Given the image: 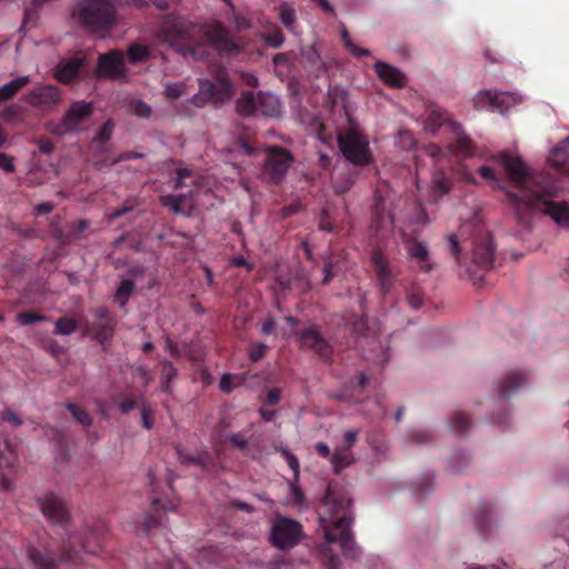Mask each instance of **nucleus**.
<instances>
[{"instance_id": "nucleus-1", "label": "nucleus", "mask_w": 569, "mask_h": 569, "mask_svg": "<svg viewBox=\"0 0 569 569\" xmlns=\"http://www.w3.org/2000/svg\"><path fill=\"white\" fill-rule=\"evenodd\" d=\"M499 161L517 189H506V199L520 224L528 226L531 212L541 211L558 226L569 228V203L550 200L555 194L553 186L543 183L541 177H531L529 168L518 156L503 151L499 154Z\"/></svg>"}, {"instance_id": "nucleus-2", "label": "nucleus", "mask_w": 569, "mask_h": 569, "mask_svg": "<svg viewBox=\"0 0 569 569\" xmlns=\"http://www.w3.org/2000/svg\"><path fill=\"white\" fill-rule=\"evenodd\" d=\"M159 37L182 56L196 60L207 58L210 50L220 54L239 52V47L221 23L196 24L186 17L173 13L163 18Z\"/></svg>"}, {"instance_id": "nucleus-3", "label": "nucleus", "mask_w": 569, "mask_h": 569, "mask_svg": "<svg viewBox=\"0 0 569 569\" xmlns=\"http://www.w3.org/2000/svg\"><path fill=\"white\" fill-rule=\"evenodd\" d=\"M72 16L87 32L99 37L108 34L118 23L117 9L111 0H79Z\"/></svg>"}, {"instance_id": "nucleus-4", "label": "nucleus", "mask_w": 569, "mask_h": 569, "mask_svg": "<svg viewBox=\"0 0 569 569\" xmlns=\"http://www.w3.org/2000/svg\"><path fill=\"white\" fill-rule=\"evenodd\" d=\"M102 529L103 523H99L96 528L84 527L80 532L69 533L67 541L61 547L59 561L72 567L83 565L82 552L97 555L102 549L104 539Z\"/></svg>"}, {"instance_id": "nucleus-5", "label": "nucleus", "mask_w": 569, "mask_h": 569, "mask_svg": "<svg viewBox=\"0 0 569 569\" xmlns=\"http://www.w3.org/2000/svg\"><path fill=\"white\" fill-rule=\"evenodd\" d=\"M350 526L351 518L342 515L333 520L331 526L323 527L325 545L321 548V553L327 558L329 569H337L340 563L339 557L329 549V546L332 543H339L346 557L355 558L357 556L356 542Z\"/></svg>"}, {"instance_id": "nucleus-6", "label": "nucleus", "mask_w": 569, "mask_h": 569, "mask_svg": "<svg viewBox=\"0 0 569 569\" xmlns=\"http://www.w3.org/2000/svg\"><path fill=\"white\" fill-rule=\"evenodd\" d=\"M338 144L343 157L355 166L363 167L373 160L368 139L356 129L340 133Z\"/></svg>"}, {"instance_id": "nucleus-7", "label": "nucleus", "mask_w": 569, "mask_h": 569, "mask_svg": "<svg viewBox=\"0 0 569 569\" xmlns=\"http://www.w3.org/2000/svg\"><path fill=\"white\" fill-rule=\"evenodd\" d=\"M302 537V526L290 518L278 517L271 529V542L280 550L293 548L301 541Z\"/></svg>"}, {"instance_id": "nucleus-8", "label": "nucleus", "mask_w": 569, "mask_h": 569, "mask_svg": "<svg viewBox=\"0 0 569 569\" xmlns=\"http://www.w3.org/2000/svg\"><path fill=\"white\" fill-rule=\"evenodd\" d=\"M93 113V103L84 100L74 101L66 111L60 122L50 128L54 136H66L79 129Z\"/></svg>"}, {"instance_id": "nucleus-9", "label": "nucleus", "mask_w": 569, "mask_h": 569, "mask_svg": "<svg viewBox=\"0 0 569 569\" xmlns=\"http://www.w3.org/2000/svg\"><path fill=\"white\" fill-rule=\"evenodd\" d=\"M232 97V87L227 80L211 81L208 79L200 80L199 92L194 94L191 102L196 107H203L210 102L213 104H222Z\"/></svg>"}, {"instance_id": "nucleus-10", "label": "nucleus", "mask_w": 569, "mask_h": 569, "mask_svg": "<svg viewBox=\"0 0 569 569\" xmlns=\"http://www.w3.org/2000/svg\"><path fill=\"white\" fill-rule=\"evenodd\" d=\"M46 519L53 526L64 527L70 520L67 501L58 493L48 491L37 499Z\"/></svg>"}, {"instance_id": "nucleus-11", "label": "nucleus", "mask_w": 569, "mask_h": 569, "mask_svg": "<svg viewBox=\"0 0 569 569\" xmlns=\"http://www.w3.org/2000/svg\"><path fill=\"white\" fill-rule=\"evenodd\" d=\"M292 162V156L281 147H272L268 150L267 160L262 173L268 182L279 183L286 176Z\"/></svg>"}, {"instance_id": "nucleus-12", "label": "nucleus", "mask_w": 569, "mask_h": 569, "mask_svg": "<svg viewBox=\"0 0 569 569\" xmlns=\"http://www.w3.org/2000/svg\"><path fill=\"white\" fill-rule=\"evenodd\" d=\"M521 99L516 93L497 92L493 90L480 91L473 99L476 109H490L503 113L512 106L520 103Z\"/></svg>"}, {"instance_id": "nucleus-13", "label": "nucleus", "mask_w": 569, "mask_h": 569, "mask_svg": "<svg viewBox=\"0 0 569 569\" xmlns=\"http://www.w3.org/2000/svg\"><path fill=\"white\" fill-rule=\"evenodd\" d=\"M301 348L313 351L322 361L330 362L332 346L326 340L316 326H309L297 332Z\"/></svg>"}, {"instance_id": "nucleus-14", "label": "nucleus", "mask_w": 569, "mask_h": 569, "mask_svg": "<svg viewBox=\"0 0 569 569\" xmlns=\"http://www.w3.org/2000/svg\"><path fill=\"white\" fill-rule=\"evenodd\" d=\"M97 71L99 77L119 80L127 77L128 69L124 63V53L121 50H111L98 58Z\"/></svg>"}, {"instance_id": "nucleus-15", "label": "nucleus", "mask_w": 569, "mask_h": 569, "mask_svg": "<svg viewBox=\"0 0 569 569\" xmlns=\"http://www.w3.org/2000/svg\"><path fill=\"white\" fill-rule=\"evenodd\" d=\"M371 263L379 290L382 296H386L393 286L397 272L391 266L388 257L380 249H376L371 252Z\"/></svg>"}, {"instance_id": "nucleus-16", "label": "nucleus", "mask_w": 569, "mask_h": 569, "mask_svg": "<svg viewBox=\"0 0 569 569\" xmlns=\"http://www.w3.org/2000/svg\"><path fill=\"white\" fill-rule=\"evenodd\" d=\"M61 101V91L54 84L34 88L27 96V102L43 111L50 110Z\"/></svg>"}, {"instance_id": "nucleus-17", "label": "nucleus", "mask_w": 569, "mask_h": 569, "mask_svg": "<svg viewBox=\"0 0 569 569\" xmlns=\"http://www.w3.org/2000/svg\"><path fill=\"white\" fill-rule=\"evenodd\" d=\"M87 59L84 56L74 54L60 60L54 69V78L61 83H70L84 67Z\"/></svg>"}, {"instance_id": "nucleus-18", "label": "nucleus", "mask_w": 569, "mask_h": 569, "mask_svg": "<svg viewBox=\"0 0 569 569\" xmlns=\"http://www.w3.org/2000/svg\"><path fill=\"white\" fill-rule=\"evenodd\" d=\"M16 455L11 446L4 441L3 448L0 447V488L4 491H10L13 482L10 479L16 463Z\"/></svg>"}, {"instance_id": "nucleus-19", "label": "nucleus", "mask_w": 569, "mask_h": 569, "mask_svg": "<svg viewBox=\"0 0 569 569\" xmlns=\"http://www.w3.org/2000/svg\"><path fill=\"white\" fill-rule=\"evenodd\" d=\"M473 262L482 268H490L495 261V246L490 233H483L476 242Z\"/></svg>"}, {"instance_id": "nucleus-20", "label": "nucleus", "mask_w": 569, "mask_h": 569, "mask_svg": "<svg viewBox=\"0 0 569 569\" xmlns=\"http://www.w3.org/2000/svg\"><path fill=\"white\" fill-rule=\"evenodd\" d=\"M449 130L456 138L452 152L463 158L472 157L476 153V148L470 138L465 134L461 124L457 121H449Z\"/></svg>"}, {"instance_id": "nucleus-21", "label": "nucleus", "mask_w": 569, "mask_h": 569, "mask_svg": "<svg viewBox=\"0 0 569 569\" xmlns=\"http://www.w3.org/2000/svg\"><path fill=\"white\" fill-rule=\"evenodd\" d=\"M97 321L93 323V336L100 341L104 342L111 339L114 330V320L110 316L107 308H99L96 310Z\"/></svg>"}, {"instance_id": "nucleus-22", "label": "nucleus", "mask_w": 569, "mask_h": 569, "mask_svg": "<svg viewBox=\"0 0 569 569\" xmlns=\"http://www.w3.org/2000/svg\"><path fill=\"white\" fill-rule=\"evenodd\" d=\"M373 69L381 81L392 88H403L406 86V76L396 67L378 61Z\"/></svg>"}, {"instance_id": "nucleus-23", "label": "nucleus", "mask_w": 569, "mask_h": 569, "mask_svg": "<svg viewBox=\"0 0 569 569\" xmlns=\"http://www.w3.org/2000/svg\"><path fill=\"white\" fill-rule=\"evenodd\" d=\"M527 377L521 371H512L497 383V392L501 399H506L525 385Z\"/></svg>"}, {"instance_id": "nucleus-24", "label": "nucleus", "mask_w": 569, "mask_h": 569, "mask_svg": "<svg viewBox=\"0 0 569 569\" xmlns=\"http://www.w3.org/2000/svg\"><path fill=\"white\" fill-rule=\"evenodd\" d=\"M408 254L411 259L417 261L419 269L423 272H429L432 264L429 262V249L426 243L412 239L407 243Z\"/></svg>"}, {"instance_id": "nucleus-25", "label": "nucleus", "mask_w": 569, "mask_h": 569, "mask_svg": "<svg viewBox=\"0 0 569 569\" xmlns=\"http://www.w3.org/2000/svg\"><path fill=\"white\" fill-rule=\"evenodd\" d=\"M28 558L36 569H56L57 560L46 548L28 547Z\"/></svg>"}, {"instance_id": "nucleus-26", "label": "nucleus", "mask_w": 569, "mask_h": 569, "mask_svg": "<svg viewBox=\"0 0 569 569\" xmlns=\"http://www.w3.org/2000/svg\"><path fill=\"white\" fill-rule=\"evenodd\" d=\"M89 227V221L86 219L78 220L72 222L69 231H63L61 229L56 230L54 238L61 244H70L74 240H78L82 237V232Z\"/></svg>"}, {"instance_id": "nucleus-27", "label": "nucleus", "mask_w": 569, "mask_h": 569, "mask_svg": "<svg viewBox=\"0 0 569 569\" xmlns=\"http://www.w3.org/2000/svg\"><path fill=\"white\" fill-rule=\"evenodd\" d=\"M450 119L448 113L439 107H433L426 119L425 129L431 133H436L441 127L449 129Z\"/></svg>"}, {"instance_id": "nucleus-28", "label": "nucleus", "mask_w": 569, "mask_h": 569, "mask_svg": "<svg viewBox=\"0 0 569 569\" xmlns=\"http://www.w3.org/2000/svg\"><path fill=\"white\" fill-rule=\"evenodd\" d=\"M258 114L278 117L281 112V104L278 98L271 93H258Z\"/></svg>"}, {"instance_id": "nucleus-29", "label": "nucleus", "mask_w": 569, "mask_h": 569, "mask_svg": "<svg viewBox=\"0 0 569 569\" xmlns=\"http://www.w3.org/2000/svg\"><path fill=\"white\" fill-rule=\"evenodd\" d=\"M258 93H253L251 91H247L241 93L240 98L237 100V111L241 116H256L258 114Z\"/></svg>"}, {"instance_id": "nucleus-30", "label": "nucleus", "mask_w": 569, "mask_h": 569, "mask_svg": "<svg viewBox=\"0 0 569 569\" xmlns=\"http://www.w3.org/2000/svg\"><path fill=\"white\" fill-rule=\"evenodd\" d=\"M355 461L353 452L348 447H338L331 456L335 473H340Z\"/></svg>"}, {"instance_id": "nucleus-31", "label": "nucleus", "mask_w": 569, "mask_h": 569, "mask_svg": "<svg viewBox=\"0 0 569 569\" xmlns=\"http://www.w3.org/2000/svg\"><path fill=\"white\" fill-rule=\"evenodd\" d=\"M30 82L28 76L18 77L9 81L8 83L0 87V102L12 99L19 90Z\"/></svg>"}, {"instance_id": "nucleus-32", "label": "nucleus", "mask_w": 569, "mask_h": 569, "mask_svg": "<svg viewBox=\"0 0 569 569\" xmlns=\"http://www.w3.org/2000/svg\"><path fill=\"white\" fill-rule=\"evenodd\" d=\"M161 367V390L163 392H170L171 382L177 377L178 370L169 360H163Z\"/></svg>"}, {"instance_id": "nucleus-33", "label": "nucleus", "mask_w": 569, "mask_h": 569, "mask_svg": "<svg viewBox=\"0 0 569 569\" xmlns=\"http://www.w3.org/2000/svg\"><path fill=\"white\" fill-rule=\"evenodd\" d=\"M260 38L272 48H280L284 42V36L278 26H271L261 32Z\"/></svg>"}, {"instance_id": "nucleus-34", "label": "nucleus", "mask_w": 569, "mask_h": 569, "mask_svg": "<svg viewBox=\"0 0 569 569\" xmlns=\"http://www.w3.org/2000/svg\"><path fill=\"white\" fill-rule=\"evenodd\" d=\"M150 48L141 43H132L128 47V61L136 64L150 58Z\"/></svg>"}, {"instance_id": "nucleus-35", "label": "nucleus", "mask_w": 569, "mask_h": 569, "mask_svg": "<svg viewBox=\"0 0 569 569\" xmlns=\"http://www.w3.org/2000/svg\"><path fill=\"white\" fill-rule=\"evenodd\" d=\"M568 149H569V136L557 147L552 149L549 161L553 163L558 169H562L567 158H568Z\"/></svg>"}, {"instance_id": "nucleus-36", "label": "nucleus", "mask_w": 569, "mask_h": 569, "mask_svg": "<svg viewBox=\"0 0 569 569\" xmlns=\"http://www.w3.org/2000/svg\"><path fill=\"white\" fill-rule=\"evenodd\" d=\"M491 512H492V507L488 503H482L479 507V510L477 511V513L475 516V525H476L477 530L480 533H486L488 531L489 523H490L489 517H490Z\"/></svg>"}, {"instance_id": "nucleus-37", "label": "nucleus", "mask_w": 569, "mask_h": 569, "mask_svg": "<svg viewBox=\"0 0 569 569\" xmlns=\"http://www.w3.org/2000/svg\"><path fill=\"white\" fill-rule=\"evenodd\" d=\"M114 129L112 120H107L99 129L93 138V142L99 144V150L102 152L106 149V143L111 139Z\"/></svg>"}, {"instance_id": "nucleus-38", "label": "nucleus", "mask_w": 569, "mask_h": 569, "mask_svg": "<svg viewBox=\"0 0 569 569\" xmlns=\"http://www.w3.org/2000/svg\"><path fill=\"white\" fill-rule=\"evenodd\" d=\"M134 290V282L130 279H123L116 292V299L119 301L121 308H123L129 301Z\"/></svg>"}, {"instance_id": "nucleus-39", "label": "nucleus", "mask_w": 569, "mask_h": 569, "mask_svg": "<svg viewBox=\"0 0 569 569\" xmlns=\"http://www.w3.org/2000/svg\"><path fill=\"white\" fill-rule=\"evenodd\" d=\"M66 408L71 413L72 418L83 427L92 425V418L87 410L76 403H67Z\"/></svg>"}, {"instance_id": "nucleus-40", "label": "nucleus", "mask_w": 569, "mask_h": 569, "mask_svg": "<svg viewBox=\"0 0 569 569\" xmlns=\"http://www.w3.org/2000/svg\"><path fill=\"white\" fill-rule=\"evenodd\" d=\"M470 425V417L462 411L455 412L450 420L451 430L458 433H465L469 429Z\"/></svg>"}, {"instance_id": "nucleus-41", "label": "nucleus", "mask_w": 569, "mask_h": 569, "mask_svg": "<svg viewBox=\"0 0 569 569\" xmlns=\"http://www.w3.org/2000/svg\"><path fill=\"white\" fill-rule=\"evenodd\" d=\"M194 465L199 466L206 472H214L217 470L216 460L207 450L196 455Z\"/></svg>"}, {"instance_id": "nucleus-42", "label": "nucleus", "mask_w": 569, "mask_h": 569, "mask_svg": "<svg viewBox=\"0 0 569 569\" xmlns=\"http://www.w3.org/2000/svg\"><path fill=\"white\" fill-rule=\"evenodd\" d=\"M341 40L343 46L349 50V52L357 57H368L370 54V51L368 49L359 48L353 41L351 40L349 32L346 28L341 30Z\"/></svg>"}, {"instance_id": "nucleus-43", "label": "nucleus", "mask_w": 569, "mask_h": 569, "mask_svg": "<svg viewBox=\"0 0 569 569\" xmlns=\"http://www.w3.org/2000/svg\"><path fill=\"white\" fill-rule=\"evenodd\" d=\"M407 301L412 309H419L423 303V290L418 284L407 289Z\"/></svg>"}, {"instance_id": "nucleus-44", "label": "nucleus", "mask_w": 569, "mask_h": 569, "mask_svg": "<svg viewBox=\"0 0 569 569\" xmlns=\"http://www.w3.org/2000/svg\"><path fill=\"white\" fill-rule=\"evenodd\" d=\"M279 18L282 24L289 30L292 31L295 22H296V11L287 3H282L279 7Z\"/></svg>"}, {"instance_id": "nucleus-45", "label": "nucleus", "mask_w": 569, "mask_h": 569, "mask_svg": "<svg viewBox=\"0 0 569 569\" xmlns=\"http://www.w3.org/2000/svg\"><path fill=\"white\" fill-rule=\"evenodd\" d=\"M77 328H78V323L76 320H73L71 318L63 317V318H59L56 321L54 333L68 336V335H71L72 332H74L77 330Z\"/></svg>"}, {"instance_id": "nucleus-46", "label": "nucleus", "mask_w": 569, "mask_h": 569, "mask_svg": "<svg viewBox=\"0 0 569 569\" xmlns=\"http://www.w3.org/2000/svg\"><path fill=\"white\" fill-rule=\"evenodd\" d=\"M227 440L233 448L242 451L247 456L249 455V446H248L249 442L243 432H237V433L229 435L227 437Z\"/></svg>"}, {"instance_id": "nucleus-47", "label": "nucleus", "mask_w": 569, "mask_h": 569, "mask_svg": "<svg viewBox=\"0 0 569 569\" xmlns=\"http://www.w3.org/2000/svg\"><path fill=\"white\" fill-rule=\"evenodd\" d=\"M323 503L327 506L332 505L335 508H337L339 510V509H343L345 506H348L350 503V501L345 498L337 497L332 487L328 486L327 491L323 497Z\"/></svg>"}, {"instance_id": "nucleus-48", "label": "nucleus", "mask_w": 569, "mask_h": 569, "mask_svg": "<svg viewBox=\"0 0 569 569\" xmlns=\"http://www.w3.org/2000/svg\"><path fill=\"white\" fill-rule=\"evenodd\" d=\"M184 199H186V197L182 194H179V196L168 194V196H162L160 198V202L163 207L170 208L174 213H180V212H182L181 203Z\"/></svg>"}, {"instance_id": "nucleus-49", "label": "nucleus", "mask_w": 569, "mask_h": 569, "mask_svg": "<svg viewBox=\"0 0 569 569\" xmlns=\"http://www.w3.org/2000/svg\"><path fill=\"white\" fill-rule=\"evenodd\" d=\"M47 320H48V318L46 316L36 313L33 311H24V312H20L17 315V321L21 326H29V325H33L36 322H42V321H47Z\"/></svg>"}, {"instance_id": "nucleus-50", "label": "nucleus", "mask_w": 569, "mask_h": 569, "mask_svg": "<svg viewBox=\"0 0 569 569\" xmlns=\"http://www.w3.org/2000/svg\"><path fill=\"white\" fill-rule=\"evenodd\" d=\"M153 415L154 410L151 406L147 405L146 401H142L140 406V416L141 423L144 429L150 430L153 428Z\"/></svg>"}, {"instance_id": "nucleus-51", "label": "nucleus", "mask_w": 569, "mask_h": 569, "mask_svg": "<svg viewBox=\"0 0 569 569\" xmlns=\"http://www.w3.org/2000/svg\"><path fill=\"white\" fill-rule=\"evenodd\" d=\"M142 157H143L142 153L134 152V151H126V152H121L111 162H107L106 160L104 161L96 162V167L97 168H102L104 166H113V164H116L118 162H121V161H127V160H131V159H141Z\"/></svg>"}, {"instance_id": "nucleus-52", "label": "nucleus", "mask_w": 569, "mask_h": 569, "mask_svg": "<svg viewBox=\"0 0 569 569\" xmlns=\"http://www.w3.org/2000/svg\"><path fill=\"white\" fill-rule=\"evenodd\" d=\"M21 112H22L21 106L17 104V103L9 104L6 108H3V110L0 112V118L3 121L12 122L20 118Z\"/></svg>"}, {"instance_id": "nucleus-53", "label": "nucleus", "mask_w": 569, "mask_h": 569, "mask_svg": "<svg viewBox=\"0 0 569 569\" xmlns=\"http://www.w3.org/2000/svg\"><path fill=\"white\" fill-rule=\"evenodd\" d=\"M268 349L269 347L263 342H253L249 347V359L252 362L261 360L266 356Z\"/></svg>"}, {"instance_id": "nucleus-54", "label": "nucleus", "mask_w": 569, "mask_h": 569, "mask_svg": "<svg viewBox=\"0 0 569 569\" xmlns=\"http://www.w3.org/2000/svg\"><path fill=\"white\" fill-rule=\"evenodd\" d=\"M186 86L181 82L167 83L164 87V93L167 98L171 100L179 99L184 92Z\"/></svg>"}, {"instance_id": "nucleus-55", "label": "nucleus", "mask_w": 569, "mask_h": 569, "mask_svg": "<svg viewBox=\"0 0 569 569\" xmlns=\"http://www.w3.org/2000/svg\"><path fill=\"white\" fill-rule=\"evenodd\" d=\"M144 401V397L140 396L137 399L134 398H126L119 402V409L122 413H128L131 410L137 408L140 409L141 402Z\"/></svg>"}, {"instance_id": "nucleus-56", "label": "nucleus", "mask_w": 569, "mask_h": 569, "mask_svg": "<svg viewBox=\"0 0 569 569\" xmlns=\"http://www.w3.org/2000/svg\"><path fill=\"white\" fill-rule=\"evenodd\" d=\"M411 488L416 495L429 491L432 488V476L429 473L425 475L420 481L412 483Z\"/></svg>"}, {"instance_id": "nucleus-57", "label": "nucleus", "mask_w": 569, "mask_h": 569, "mask_svg": "<svg viewBox=\"0 0 569 569\" xmlns=\"http://www.w3.org/2000/svg\"><path fill=\"white\" fill-rule=\"evenodd\" d=\"M353 178L351 176L343 177L341 179H337L333 183L335 192L337 194H343L348 192L353 186Z\"/></svg>"}, {"instance_id": "nucleus-58", "label": "nucleus", "mask_w": 569, "mask_h": 569, "mask_svg": "<svg viewBox=\"0 0 569 569\" xmlns=\"http://www.w3.org/2000/svg\"><path fill=\"white\" fill-rule=\"evenodd\" d=\"M281 455L288 463L289 468L293 471V478L295 481H297L299 478V461L297 457L286 449L281 450Z\"/></svg>"}, {"instance_id": "nucleus-59", "label": "nucleus", "mask_w": 569, "mask_h": 569, "mask_svg": "<svg viewBox=\"0 0 569 569\" xmlns=\"http://www.w3.org/2000/svg\"><path fill=\"white\" fill-rule=\"evenodd\" d=\"M319 229L327 232H333L336 229L330 221L329 210L327 208H322L320 211Z\"/></svg>"}, {"instance_id": "nucleus-60", "label": "nucleus", "mask_w": 569, "mask_h": 569, "mask_svg": "<svg viewBox=\"0 0 569 569\" xmlns=\"http://www.w3.org/2000/svg\"><path fill=\"white\" fill-rule=\"evenodd\" d=\"M152 506L157 510H163V511H176L177 505L173 500L170 499H160V498H153L152 499Z\"/></svg>"}, {"instance_id": "nucleus-61", "label": "nucleus", "mask_w": 569, "mask_h": 569, "mask_svg": "<svg viewBox=\"0 0 569 569\" xmlns=\"http://www.w3.org/2000/svg\"><path fill=\"white\" fill-rule=\"evenodd\" d=\"M191 177H192V171L190 169H187V168L178 169L177 178H176L174 184H173L174 190H179L180 188H182L186 184L184 180L187 178H191Z\"/></svg>"}, {"instance_id": "nucleus-62", "label": "nucleus", "mask_w": 569, "mask_h": 569, "mask_svg": "<svg viewBox=\"0 0 569 569\" xmlns=\"http://www.w3.org/2000/svg\"><path fill=\"white\" fill-rule=\"evenodd\" d=\"M0 169L4 170L8 173L14 172L16 166L13 158L8 153L0 152Z\"/></svg>"}, {"instance_id": "nucleus-63", "label": "nucleus", "mask_w": 569, "mask_h": 569, "mask_svg": "<svg viewBox=\"0 0 569 569\" xmlns=\"http://www.w3.org/2000/svg\"><path fill=\"white\" fill-rule=\"evenodd\" d=\"M176 452L181 465H194L196 455L188 453L180 446H176Z\"/></svg>"}, {"instance_id": "nucleus-64", "label": "nucleus", "mask_w": 569, "mask_h": 569, "mask_svg": "<svg viewBox=\"0 0 569 569\" xmlns=\"http://www.w3.org/2000/svg\"><path fill=\"white\" fill-rule=\"evenodd\" d=\"M277 322L272 317H268L263 320L261 326V333L264 336H270L276 332Z\"/></svg>"}]
</instances>
